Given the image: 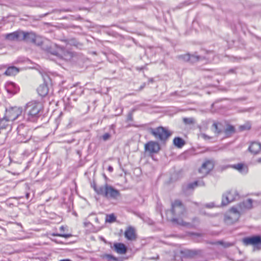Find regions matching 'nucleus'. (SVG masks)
Instances as JSON below:
<instances>
[{
    "label": "nucleus",
    "instance_id": "412c9836",
    "mask_svg": "<svg viewBox=\"0 0 261 261\" xmlns=\"http://www.w3.org/2000/svg\"><path fill=\"white\" fill-rule=\"evenodd\" d=\"M67 44L70 45L74 46L79 49H81L83 46V44L76 40L75 38L69 39L67 41Z\"/></svg>",
    "mask_w": 261,
    "mask_h": 261
},
{
    "label": "nucleus",
    "instance_id": "5fc2aeb1",
    "mask_svg": "<svg viewBox=\"0 0 261 261\" xmlns=\"http://www.w3.org/2000/svg\"><path fill=\"white\" fill-rule=\"evenodd\" d=\"M149 81H150V82H153V80H152V79H150V80H149Z\"/></svg>",
    "mask_w": 261,
    "mask_h": 261
},
{
    "label": "nucleus",
    "instance_id": "aec40b11",
    "mask_svg": "<svg viewBox=\"0 0 261 261\" xmlns=\"http://www.w3.org/2000/svg\"><path fill=\"white\" fill-rule=\"evenodd\" d=\"M38 93L41 97H44L46 96L48 92V88L47 85L42 84L37 89Z\"/></svg>",
    "mask_w": 261,
    "mask_h": 261
},
{
    "label": "nucleus",
    "instance_id": "0eeeda50",
    "mask_svg": "<svg viewBox=\"0 0 261 261\" xmlns=\"http://www.w3.org/2000/svg\"><path fill=\"white\" fill-rule=\"evenodd\" d=\"M240 216V213L237 209L232 207L229 212L225 215V222L227 224H232L239 220Z\"/></svg>",
    "mask_w": 261,
    "mask_h": 261
},
{
    "label": "nucleus",
    "instance_id": "a211bd4d",
    "mask_svg": "<svg viewBox=\"0 0 261 261\" xmlns=\"http://www.w3.org/2000/svg\"><path fill=\"white\" fill-rule=\"evenodd\" d=\"M127 248L123 243H115V251L120 254H124L127 252Z\"/></svg>",
    "mask_w": 261,
    "mask_h": 261
},
{
    "label": "nucleus",
    "instance_id": "4d7b16f0",
    "mask_svg": "<svg viewBox=\"0 0 261 261\" xmlns=\"http://www.w3.org/2000/svg\"><path fill=\"white\" fill-rule=\"evenodd\" d=\"M95 220H96V221H98V218H96L95 219Z\"/></svg>",
    "mask_w": 261,
    "mask_h": 261
},
{
    "label": "nucleus",
    "instance_id": "a18cd8bd",
    "mask_svg": "<svg viewBox=\"0 0 261 261\" xmlns=\"http://www.w3.org/2000/svg\"><path fill=\"white\" fill-rule=\"evenodd\" d=\"M236 68L235 69H229L227 73H234L235 72H236Z\"/></svg>",
    "mask_w": 261,
    "mask_h": 261
},
{
    "label": "nucleus",
    "instance_id": "a19ab883",
    "mask_svg": "<svg viewBox=\"0 0 261 261\" xmlns=\"http://www.w3.org/2000/svg\"><path fill=\"white\" fill-rule=\"evenodd\" d=\"M122 111H123V110L122 108L117 109L115 110V111L117 112V113H115V116L120 115L122 113Z\"/></svg>",
    "mask_w": 261,
    "mask_h": 261
},
{
    "label": "nucleus",
    "instance_id": "39448f33",
    "mask_svg": "<svg viewBox=\"0 0 261 261\" xmlns=\"http://www.w3.org/2000/svg\"><path fill=\"white\" fill-rule=\"evenodd\" d=\"M171 213L174 216L181 217L184 215L186 210L181 201L179 200H175L171 204Z\"/></svg>",
    "mask_w": 261,
    "mask_h": 261
},
{
    "label": "nucleus",
    "instance_id": "f03ea898",
    "mask_svg": "<svg viewBox=\"0 0 261 261\" xmlns=\"http://www.w3.org/2000/svg\"><path fill=\"white\" fill-rule=\"evenodd\" d=\"M147 131L158 140L162 145H166L172 134L171 131L162 126L155 128L148 127Z\"/></svg>",
    "mask_w": 261,
    "mask_h": 261
},
{
    "label": "nucleus",
    "instance_id": "cd10ccee",
    "mask_svg": "<svg viewBox=\"0 0 261 261\" xmlns=\"http://www.w3.org/2000/svg\"><path fill=\"white\" fill-rule=\"evenodd\" d=\"M17 132L18 135H20V136L23 135L25 133H28L27 128L22 124L18 126Z\"/></svg>",
    "mask_w": 261,
    "mask_h": 261
},
{
    "label": "nucleus",
    "instance_id": "de8ad7c7",
    "mask_svg": "<svg viewBox=\"0 0 261 261\" xmlns=\"http://www.w3.org/2000/svg\"><path fill=\"white\" fill-rule=\"evenodd\" d=\"M108 171H109L110 172H112V171H113V168L112 166H109L108 168Z\"/></svg>",
    "mask_w": 261,
    "mask_h": 261
},
{
    "label": "nucleus",
    "instance_id": "bb28decb",
    "mask_svg": "<svg viewBox=\"0 0 261 261\" xmlns=\"http://www.w3.org/2000/svg\"><path fill=\"white\" fill-rule=\"evenodd\" d=\"M30 139V136L28 135V133L24 134L21 136L17 135V141L20 143L27 142Z\"/></svg>",
    "mask_w": 261,
    "mask_h": 261
},
{
    "label": "nucleus",
    "instance_id": "dca6fc26",
    "mask_svg": "<svg viewBox=\"0 0 261 261\" xmlns=\"http://www.w3.org/2000/svg\"><path fill=\"white\" fill-rule=\"evenodd\" d=\"M261 150V144L257 142L251 143L248 148V150L254 154H256L259 152Z\"/></svg>",
    "mask_w": 261,
    "mask_h": 261
},
{
    "label": "nucleus",
    "instance_id": "6e6d98bb",
    "mask_svg": "<svg viewBox=\"0 0 261 261\" xmlns=\"http://www.w3.org/2000/svg\"><path fill=\"white\" fill-rule=\"evenodd\" d=\"M102 240H103L105 242H106V240H105L104 239H102Z\"/></svg>",
    "mask_w": 261,
    "mask_h": 261
},
{
    "label": "nucleus",
    "instance_id": "f3484780",
    "mask_svg": "<svg viewBox=\"0 0 261 261\" xmlns=\"http://www.w3.org/2000/svg\"><path fill=\"white\" fill-rule=\"evenodd\" d=\"M252 203V199L249 198L240 202L239 204V206L242 210H250L253 207Z\"/></svg>",
    "mask_w": 261,
    "mask_h": 261
},
{
    "label": "nucleus",
    "instance_id": "4468645a",
    "mask_svg": "<svg viewBox=\"0 0 261 261\" xmlns=\"http://www.w3.org/2000/svg\"><path fill=\"white\" fill-rule=\"evenodd\" d=\"M21 113L22 110L21 109L17 108H13L8 113V119L10 121H14L18 118Z\"/></svg>",
    "mask_w": 261,
    "mask_h": 261
},
{
    "label": "nucleus",
    "instance_id": "09e8293b",
    "mask_svg": "<svg viewBox=\"0 0 261 261\" xmlns=\"http://www.w3.org/2000/svg\"><path fill=\"white\" fill-rule=\"evenodd\" d=\"M119 192L118 190L115 189V198L118 196L119 195Z\"/></svg>",
    "mask_w": 261,
    "mask_h": 261
},
{
    "label": "nucleus",
    "instance_id": "393cba45",
    "mask_svg": "<svg viewBox=\"0 0 261 261\" xmlns=\"http://www.w3.org/2000/svg\"><path fill=\"white\" fill-rule=\"evenodd\" d=\"M221 125L222 124L220 123H214L212 125V127L214 128V132L217 135H220L223 132Z\"/></svg>",
    "mask_w": 261,
    "mask_h": 261
},
{
    "label": "nucleus",
    "instance_id": "423d86ee",
    "mask_svg": "<svg viewBox=\"0 0 261 261\" xmlns=\"http://www.w3.org/2000/svg\"><path fill=\"white\" fill-rule=\"evenodd\" d=\"M239 197L238 192L236 190H231L223 195L221 204L223 206L226 205L230 202L237 200Z\"/></svg>",
    "mask_w": 261,
    "mask_h": 261
},
{
    "label": "nucleus",
    "instance_id": "c9c22d12",
    "mask_svg": "<svg viewBox=\"0 0 261 261\" xmlns=\"http://www.w3.org/2000/svg\"><path fill=\"white\" fill-rule=\"evenodd\" d=\"M42 78L44 81L43 84L47 85L49 83V82L50 81V79L47 74H45L42 75Z\"/></svg>",
    "mask_w": 261,
    "mask_h": 261
},
{
    "label": "nucleus",
    "instance_id": "c03bdc74",
    "mask_svg": "<svg viewBox=\"0 0 261 261\" xmlns=\"http://www.w3.org/2000/svg\"><path fill=\"white\" fill-rule=\"evenodd\" d=\"M201 136H202V138L205 139H211L210 137L208 136L207 135H206L205 134H202L201 135Z\"/></svg>",
    "mask_w": 261,
    "mask_h": 261
},
{
    "label": "nucleus",
    "instance_id": "1a4fd4ad",
    "mask_svg": "<svg viewBox=\"0 0 261 261\" xmlns=\"http://www.w3.org/2000/svg\"><path fill=\"white\" fill-rule=\"evenodd\" d=\"M48 52L51 53L52 55H56L60 58H63L68 52L65 50L63 47H61L56 44H53L47 49Z\"/></svg>",
    "mask_w": 261,
    "mask_h": 261
},
{
    "label": "nucleus",
    "instance_id": "ea45409f",
    "mask_svg": "<svg viewBox=\"0 0 261 261\" xmlns=\"http://www.w3.org/2000/svg\"><path fill=\"white\" fill-rule=\"evenodd\" d=\"M189 4L187 2H185L184 3H181L180 4L178 5V6L177 7L178 9H181L183 7L185 6H187Z\"/></svg>",
    "mask_w": 261,
    "mask_h": 261
},
{
    "label": "nucleus",
    "instance_id": "864d4df0",
    "mask_svg": "<svg viewBox=\"0 0 261 261\" xmlns=\"http://www.w3.org/2000/svg\"><path fill=\"white\" fill-rule=\"evenodd\" d=\"M258 162L260 163L261 162V157L258 159Z\"/></svg>",
    "mask_w": 261,
    "mask_h": 261
},
{
    "label": "nucleus",
    "instance_id": "6ab92c4d",
    "mask_svg": "<svg viewBox=\"0 0 261 261\" xmlns=\"http://www.w3.org/2000/svg\"><path fill=\"white\" fill-rule=\"evenodd\" d=\"M171 221L173 223L177 224L181 226H187L188 227H191L192 226V225L190 223L184 222L180 217H179V218H173L171 219Z\"/></svg>",
    "mask_w": 261,
    "mask_h": 261
},
{
    "label": "nucleus",
    "instance_id": "37998d69",
    "mask_svg": "<svg viewBox=\"0 0 261 261\" xmlns=\"http://www.w3.org/2000/svg\"><path fill=\"white\" fill-rule=\"evenodd\" d=\"M133 119V115L132 113H129L127 116V120L131 121Z\"/></svg>",
    "mask_w": 261,
    "mask_h": 261
},
{
    "label": "nucleus",
    "instance_id": "4c0bfd02",
    "mask_svg": "<svg viewBox=\"0 0 261 261\" xmlns=\"http://www.w3.org/2000/svg\"><path fill=\"white\" fill-rule=\"evenodd\" d=\"M110 138V135L109 133H106L102 136L101 138L103 141H107Z\"/></svg>",
    "mask_w": 261,
    "mask_h": 261
},
{
    "label": "nucleus",
    "instance_id": "f704fd0d",
    "mask_svg": "<svg viewBox=\"0 0 261 261\" xmlns=\"http://www.w3.org/2000/svg\"><path fill=\"white\" fill-rule=\"evenodd\" d=\"M188 256H194V255L197 254V251L196 250H188L187 251V254Z\"/></svg>",
    "mask_w": 261,
    "mask_h": 261
},
{
    "label": "nucleus",
    "instance_id": "f8f14e48",
    "mask_svg": "<svg viewBox=\"0 0 261 261\" xmlns=\"http://www.w3.org/2000/svg\"><path fill=\"white\" fill-rule=\"evenodd\" d=\"M214 165L211 161H207L203 163L199 169V172L204 175H206L213 168Z\"/></svg>",
    "mask_w": 261,
    "mask_h": 261
},
{
    "label": "nucleus",
    "instance_id": "473e14b6",
    "mask_svg": "<svg viewBox=\"0 0 261 261\" xmlns=\"http://www.w3.org/2000/svg\"><path fill=\"white\" fill-rule=\"evenodd\" d=\"M101 257L107 261H114V256L111 254H104L101 255Z\"/></svg>",
    "mask_w": 261,
    "mask_h": 261
},
{
    "label": "nucleus",
    "instance_id": "79ce46f5",
    "mask_svg": "<svg viewBox=\"0 0 261 261\" xmlns=\"http://www.w3.org/2000/svg\"><path fill=\"white\" fill-rule=\"evenodd\" d=\"M205 207H206L207 208H212V207H214V204L213 202H211L210 203H207L205 204Z\"/></svg>",
    "mask_w": 261,
    "mask_h": 261
},
{
    "label": "nucleus",
    "instance_id": "6e6552de",
    "mask_svg": "<svg viewBox=\"0 0 261 261\" xmlns=\"http://www.w3.org/2000/svg\"><path fill=\"white\" fill-rule=\"evenodd\" d=\"M145 152L150 154L158 153L161 150L159 142L155 141H150L144 145Z\"/></svg>",
    "mask_w": 261,
    "mask_h": 261
},
{
    "label": "nucleus",
    "instance_id": "49530a36",
    "mask_svg": "<svg viewBox=\"0 0 261 261\" xmlns=\"http://www.w3.org/2000/svg\"><path fill=\"white\" fill-rule=\"evenodd\" d=\"M145 83H143L139 88V91L142 90L145 87Z\"/></svg>",
    "mask_w": 261,
    "mask_h": 261
},
{
    "label": "nucleus",
    "instance_id": "9d476101",
    "mask_svg": "<svg viewBox=\"0 0 261 261\" xmlns=\"http://www.w3.org/2000/svg\"><path fill=\"white\" fill-rule=\"evenodd\" d=\"M37 36L33 32H25L22 31L21 35V41H24L27 42H31L36 44Z\"/></svg>",
    "mask_w": 261,
    "mask_h": 261
},
{
    "label": "nucleus",
    "instance_id": "2eb2a0df",
    "mask_svg": "<svg viewBox=\"0 0 261 261\" xmlns=\"http://www.w3.org/2000/svg\"><path fill=\"white\" fill-rule=\"evenodd\" d=\"M5 88L8 93L12 95L17 93L19 90L18 86L13 82H9L7 83Z\"/></svg>",
    "mask_w": 261,
    "mask_h": 261
},
{
    "label": "nucleus",
    "instance_id": "7ed1b4c3",
    "mask_svg": "<svg viewBox=\"0 0 261 261\" xmlns=\"http://www.w3.org/2000/svg\"><path fill=\"white\" fill-rule=\"evenodd\" d=\"M242 243L245 246H252L253 251L261 250L260 234H255L245 237L242 238Z\"/></svg>",
    "mask_w": 261,
    "mask_h": 261
},
{
    "label": "nucleus",
    "instance_id": "20e7f679",
    "mask_svg": "<svg viewBox=\"0 0 261 261\" xmlns=\"http://www.w3.org/2000/svg\"><path fill=\"white\" fill-rule=\"evenodd\" d=\"M91 187L98 195H102L107 198L114 197V188L107 184L97 186L95 182H93L91 184Z\"/></svg>",
    "mask_w": 261,
    "mask_h": 261
},
{
    "label": "nucleus",
    "instance_id": "7c9ffc66",
    "mask_svg": "<svg viewBox=\"0 0 261 261\" xmlns=\"http://www.w3.org/2000/svg\"><path fill=\"white\" fill-rule=\"evenodd\" d=\"M106 223H113L114 222V214L112 213L110 215H107L105 219Z\"/></svg>",
    "mask_w": 261,
    "mask_h": 261
},
{
    "label": "nucleus",
    "instance_id": "c85d7f7f",
    "mask_svg": "<svg viewBox=\"0 0 261 261\" xmlns=\"http://www.w3.org/2000/svg\"><path fill=\"white\" fill-rule=\"evenodd\" d=\"M202 59V57L201 56H199L195 54L191 55L190 54V62L192 63H195L196 62H198L200 60Z\"/></svg>",
    "mask_w": 261,
    "mask_h": 261
},
{
    "label": "nucleus",
    "instance_id": "8fccbe9b",
    "mask_svg": "<svg viewBox=\"0 0 261 261\" xmlns=\"http://www.w3.org/2000/svg\"><path fill=\"white\" fill-rule=\"evenodd\" d=\"M65 230V227L63 226H61L60 227V230L61 231H64Z\"/></svg>",
    "mask_w": 261,
    "mask_h": 261
},
{
    "label": "nucleus",
    "instance_id": "f257e3e1",
    "mask_svg": "<svg viewBox=\"0 0 261 261\" xmlns=\"http://www.w3.org/2000/svg\"><path fill=\"white\" fill-rule=\"evenodd\" d=\"M43 110L42 104L37 101L28 102L25 107V114L28 121L35 122L41 115Z\"/></svg>",
    "mask_w": 261,
    "mask_h": 261
},
{
    "label": "nucleus",
    "instance_id": "603ef678",
    "mask_svg": "<svg viewBox=\"0 0 261 261\" xmlns=\"http://www.w3.org/2000/svg\"><path fill=\"white\" fill-rule=\"evenodd\" d=\"M60 261H71V260L69 259H64L60 260Z\"/></svg>",
    "mask_w": 261,
    "mask_h": 261
},
{
    "label": "nucleus",
    "instance_id": "a878e982",
    "mask_svg": "<svg viewBox=\"0 0 261 261\" xmlns=\"http://www.w3.org/2000/svg\"><path fill=\"white\" fill-rule=\"evenodd\" d=\"M205 185L203 181H195L193 182L190 183L187 186L188 189H194L197 186H204Z\"/></svg>",
    "mask_w": 261,
    "mask_h": 261
},
{
    "label": "nucleus",
    "instance_id": "e433bc0d",
    "mask_svg": "<svg viewBox=\"0 0 261 261\" xmlns=\"http://www.w3.org/2000/svg\"><path fill=\"white\" fill-rule=\"evenodd\" d=\"M52 236H59V237H63L65 238H69L72 236V235L71 234H60V233H53L52 234Z\"/></svg>",
    "mask_w": 261,
    "mask_h": 261
},
{
    "label": "nucleus",
    "instance_id": "72a5a7b5",
    "mask_svg": "<svg viewBox=\"0 0 261 261\" xmlns=\"http://www.w3.org/2000/svg\"><path fill=\"white\" fill-rule=\"evenodd\" d=\"M232 167L234 169L238 170L241 172H243V170L244 168V165L243 164L239 163L236 165H233Z\"/></svg>",
    "mask_w": 261,
    "mask_h": 261
},
{
    "label": "nucleus",
    "instance_id": "b1692460",
    "mask_svg": "<svg viewBox=\"0 0 261 261\" xmlns=\"http://www.w3.org/2000/svg\"><path fill=\"white\" fill-rule=\"evenodd\" d=\"M223 132L226 136L229 137L235 133V128L232 125H228Z\"/></svg>",
    "mask_w": 261,
    "mask_h": 261
},
{
    "label": "nucleus",
    "instance_id": "58836bf2",
    "mask_svg": "<svg viewBox=\"0 0 261 261\" xmlns=\"http://www.w3.org/2000/svg\"><path fill=\"white\" fill-rule=\"evenodd\" d=\"M250 127H251V126L249 125H243L240 126V128L241 130H244L249 129L250 128Z\"/></svg>",
    "mask_w": 261,
    "mask_h": 261
},
{
    "label": "nucleus",
    "instance_id": "4be33fe9",
    "mask_svg": "<svg viewBox=\"0 0 261 261\" xmlns=\"http://www.w3.org/2000/svg\"><path fill=\"white\" fill-rule=\"evenodd\" d=\"M18 71L19 70L15 66H11L7 69L5 74L7 75L12 76L16 74Z\"/></svg>",
    "mask_w": 261,
    "mask_h": 261
},
{
    "label": "nucleus",
    "instance_id": "13d9d810",
    "mask_svg": "<svg viewBox=\"0 0 261 261\" xmlns=\"http://www.w3.org/2000/svg\"><path fill=\"white\" fill-rule=\"evenodd\" d=\"M115 261H117V258H116V257H115Z\"/></svg>",
    "mask_w": 261,
    "mask_h": 261
},
{
    "label": "nucleus",
    "instance_id": "5701e85b",
    "mask_svg": "<svg viewBox=\"0 0 261 261\" xmlns=\"http://www.w3.org/2000/svg\"><path fill=\"white\" fill-rule=\"evenodd\" d=\"M173 144L177 148H181L185 144V141L180 137H175L173 139Z\"/></svg>",
    "mask_w": 261,
    "mask_h": 261
},
{
    "label": "nucleus",
    "instance_id": "2f4dec72",
    "mask_svg": "<svg viewBox=\"0 0 261 261\" xmlns=\"http://www.w3.org/2000/svg\"><path fill=\"white\" fill-rule=\"evenodd\" d=\"M183 122L187 125L193 124L195 123V119L193 118H184Z\"/></svg>",
    "mask_w": 261,
    "mask_h": 261
},
{
    "label": "nucleus",
    "instance_id": "9b49d317",
    "mask_svg": "<svg viewBox=\"0 0 261 261\" xmlns=\"http://www.w3.org/2000/svg\"><path fill=\"white\" fill-rule=\"evenodd\" d=\"M125 238L129 241H135L137 238L135 229L132 226L128 227L124 232Z\"/></svg>",
    "mask_w": 261,
    "mask_h": 261
},
{
    "label": "nucleus",
    "instance_id": "c756f323",
    "mask_svg": "<svg viewBox=\"0 0 261 261\" xmlns=\"http://www.w3.org/2000/svg\"><path fill=\"white\" fill-rule=\"evenodd\" d=\"M177 58L185 62H189L190 60V54H187L185 55H179L177 57Z\"/></svg>",
    "mask_w": 261,
    "mask_h": 261
},
{
    "label": "nucleus",
    "instance_id": "3c124183",
    "mask_svg": "<svg viewBox=\"0 0 261 261\" xmlns=\"http://www.w3.org/2000/svg\"><path fill=\"white\" fill-rule=\"evenodd\" d=\"M29 196H30V194L29 193H27L26 194H25V197L28 199L29 198Z\"/></svg>",
    "mask_w": 261,
    "mask_h": 261
},
{
    "label": "nucleus",
    "instance_id": "ddd939ff",
    "mask_svg": "<svg viewBox=\"0 0 261 261\" xmlns=\"http://www.w3.org/2000/svg\"><path fill=\"white\" fill-rule=\"evenodd\" d=\"M22 31H17L5 35L6 39L9 41H21Z\"/></svg>",
    "mask_w": 261,
    "mask_h": 261
}]
</instances>
